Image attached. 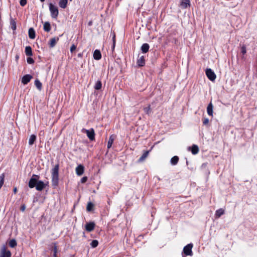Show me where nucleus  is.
Instances as JSON below:
<instances>
[{
    "mask_svg": "<svg viewBox=\"0 0 257 257\" xmlns=\"http://www.w3.org/2000/svg\"><path fill=\"white\" fill-rule=\"evenodd\" d=\"M70 1H72V0H70Z\"/></svg>",
    "mask_w": 257,
    "mask_h": 257,
    "instance_id": "50",
    "label": "nucleus"
},
{
    "mask_svg": "<svg viewBox=\"0 0 257 257\" xmlns=\"http://www.w3.org/2000/svg\"><path fill=\"white\" fill-rule=\"evenodd\" d=\"M59 41V38L58 37H54L53 38H51L49 43V47L50 48H53L57 43V42Z\"/></svg>",
    "mask_w": 257,
    "mask_h": 257,
    "instance_id": "11",
    "label": "nucleus"
},
{
    "mask_svg": "<svg viewBox=\"0 0 257 257\" xmlns=\"http://www.w3.org/2000/svg\"><path fill=\"white\" fill-rule=\"evenodd\" d=\"M9 244L10 247L13 248L17 245V243L16 240L15 239H12L9 241Z\"/></svg>",
    "mask_w": 257,
    "mask_h": 257,
    "instance_id": "31",
    "label": "nucleus"
},
{
    "mask_svg": "<svg viewBox=\"0 0 257 257\" xmlns=\"http://www.w3.org/2000/svg\"><path fill=\"white\" fill-rule=\"evenodd\" d=\"M76 46L74 44H73L70 47V51L71 53H73L76 50Z\"/></svg>",
    "mask_w": 257,
    "mask_h": 257,
    "instance_id": "40",
    "label": "nucleus"
},
{
    "mask_svg": "<svg viewBox=\"0 0 257 257\" xmlns=\"http://www.w3.org/2000/svg\"><path fill=\"white\" fill-rule=\"evenodd\" d=\"M190 0H182L180 6L183 9H186L190 7Z\"/></svg>",
    "mask_w": 257,
    "mask_h": 257,
    "instance_id": "16",
    "label": "nucleus"
},
{
    "mask_svg": "<svg viewBox=\"0 0 257 257\" xmlns=\"http://www.w3.org/2000/svg\"><path fill=\"white\" fill-rule=\"evenodd\" d=\"M27 61L29 64H33L34 63V60L33 58L31 57H29L27 59Z\"/></svg>",
    "mask_w": 257,
    "mask_h": 257,
    "instance_id": "38",
    "label": "nucleus"
},
{
    "mask_svg": "<svg viewBox=\"0 0 257 257\" xmlns=\"http://www.w3.org/2000/svg\"><path fill=\"white\" fill-rule=\"evenodd\" d=\"M224 213V210L222 208H220L215 211V215L216 218L220 217Z\"/></svg>",
    "mask_w": 257,
    "mask_h": 257,
    "instance_id": "21",
    "label": "nucleus"
},
{
    "mask_svg": "<svg viewBox=\"0 0 257 257\" xmlns=\"http://www.w3.org/2000/svg\"><path fill=\"white\" fill-rule=\"evenodd\" d=\"M95 227V223L93 222L87 223L85 225V229L87 231H92Z\"/></svg>",
    "mask_w": 257,
    "mask_h": 257,
    "instance_id": "10",
    "label": "nucleus"
},
{
    "mask_svg": "<svg viewBox=\"0 0 257 257\" xmlns=\"http://www.w3.org/2000/svg\"><path fill=\"white\" fill-rule=\"evenodd\" d=\"M241 52L243 55H244L246 53V47L244 45L241 47Z\"/></svg>",
    "mask_w": 257,
    "mask_h": 257,
    "instance_id": "37",
    "label": "nucleus"
},
{
    "mask_svg": "<svg viewBox=\"0 0 257 257\" xmlns=\"http://www.w3.org/2000/svg\"><path fill=\"white\" fill-rule=\"evenodd\" d=\"M93 207V204L92 202H89L87 204L86 209L88 211H90L92 210Z\"/></svg>",
    "mask_w": 257,
    "mask_h": 257,
    "instance_id": "36",
    "label": "nucleus"
},
{
    "mask_svg": "<svg viewBox=\"0 0 257 257\" xmlns=\"http://www.w3.org/2000/svg\"><path fill=\"white\" fill-rule=\"evenodd\" d=\"M148 154H149V152L148 151L145 152L143 154V155L140 158L139 161L140 162H142V161H144L147 157V156L148 155Z\"/></svg>",
    "mask_w": 257,
    "mask_h": 257,
    "instance_id": "32",
    "label": "nucleus"
},
{
    "mask_svg": "<svg viewBox=\"0 0 257 257\" xmlns=\"http://www.w3.org/2000/svg\"><path fill=\"white\" fill-rule=\"evenodd\" d=\"M68 0H60L59 2V6L62 9L66 8L67 5Z\"/></svg>",
    "mask_w": 257,
    "mask_h": 257,
    "instance_id": "20",
    "label": "nucleus"
},
{
    "mask_svg": "<svg viewBox=\"0 0 257 257\" xmlns=\"http://www.w3.org/2000/svg\"><path fill=\"white\" fill-rule=\"evenodd\" d=\"M209 123V119L207 118H204L203 119V124L204 125H207Z\"/></svg>",
    "mask_w": 257,
    "mask_h": 257,
    "instance_id": "39",
    "label": "nucleus"
},
{
    "mask_svg": "<svg viewBox=\"0 0 257 257\" xmlns=\"http://www.w3.org/2000/svg\"><path fill=\"white\" fill-rule=\"evenodd\" d=\"M92 22L91 21L88 23V26H90L92 25Z\"/></svg>",
    "mask_w": 257,
    "mask_h": 257,
    "instance_id": "47",
    "label": "nucleus"
},
{
    "mask_svg": "<svg viewBox=\"0 0 257 257\" xmlns=\"http://www.w3.org/2000/svg\"><path fill=\"white\" fill-rule=\"evenodd\" d=\"M78 56H79V57H80V56H81V54H78Z\"/></svg>",
    "mask_w": 257,
    "mask_h": 257,
    "instance_id": "49",
    "label": "nucleus"
},
{
    "mask_svg": "<svg viewBox=\"0 0 257 257\" xmlns=\"http://www.w3.org/2000/svg\"><path fill=\"white\" fill-rule=\"evenodd\" d=\"M188 149L191 150L193 155L197 154L199 152L198 147L196 145H193L191 147H189Z\"/></svg>",
    "mask_w": 257,
    "mask_h": 257,
    "instance_id": "14",
    "label": "nucleus"
},
{
    "mask_svg": "<svg viewBox=\"0 0 257 257\" xmlns=\"http://www.w3.org/2000/svg\"><path fill=\"white\" fill-rule=\"evenodd\" d=\"M205 73L207 78L210 81H214L215 80L216 78V74L211 69L207 68L205 70Z\"/></svg>",
    "mask_w": 257,
    "mask_h": 257,
    "instance_id": "4",
    "label": "nucleus"
},
{
    "mask_svg": "<svg viewBox=\"0 0 257 257\" xmlns=\"http://www.w3.org/2000/svg\"><path fill=\"white\" fill-rule=\"evenodd\" d=\"M11 251L7 249L6 246L4 245L1 250L0 257H11Z\"/></svg>",
    "mask_w": 257,
    "mask_h": 257,
    "instance_id": "7",
    "label": "nucleus"
},
{
    "mask_svg": "<svg viewBox=\"0 0 257 257\" xmlns=\"http://www.w3.org/2000/svg\"><path fill=\"white\" fill-rule=\"evenodd\" d=\"M93 58L95 60H99L101 58V54L98 50H95L93 53Z\"/></svg>",
    "mask_w": 257,
    "mask_h": 257,
    "instance_id": "15",
    "label": "nucleus"
},
{
    "mask_svg": "<svg viewBox=\"0 0 257 257\" xmlns=\"http://www.w3.org/2000/svg\"><path fill=\"white\" fill-rule=\"evenodd\" d=\"M87 180V177H86V176H85V177H82V178H81V182L82 183H84L86 182Z\"/></svg>",
    "mask_w": 257,
    "mask_h": 257,
    "instance_id": "42",
    "label": "nucleus"
},
{
    "mask_svg": "<svg viewBox=\"0 0 257 257\" xmlns=\"http://www.w3.org/2000/svg\"><path fill=\"white\" fill-rule=\"evenodd\" d=\"M17 188H15L14 189V192L15 193H17Z\"/></svg>",
    "mask_w": 257,
    "mask_h": 257,
    "instance_id": "46",
    "label": "nucleus"
},
{
    "mask_svg": "<svg viewBox=\"0 0 257 257\" xmlns=\"http://www.w3.org/2000/svg\"><path fill=\"white\" fill-rule=\"evenodd\" d=\"M59 164H56L52 169V184L53 186H57L59 182Z\"/></svg>",
    "mask_w": 257,
    "mask_h": 257,
    "instance_id": "1",
    "label": "nucleus"
},
{
    "mask_svg": "<svg viewBox=\"0 0 257 257\" xmlns=\"http://www.w3.org/2000/svg\"><path fill=\"white\" fill-rule=\"evenodd\" d=\"M25 209H26V206L25 205H22L21 206V208H20V210L22 211H24L25 210Z\"/></svg>",
    "mask_w": 257,
    "mask_h": 257,
    "instance_id": "43",
    "label": "nucleus"
},
{
    "mask_svg": "<svg viewBox=\"0 0 257 257\" xmlns=\"http://www.w3.org/2000/svg\"><path fill=\"white\" fill-rule=\"evenodd\" d=\"M145 112L147 114H150L151 112V108L150 105H148L144 108Z\"/></svg>",
    "mask_w": 257,
    "mask_h": 257,
    "instance_id": "34",
    "label": "nucleus"
},
{
    "mask_svg": "<svg viewBox=\"0 0 257 257\" xmlns=\"http://www.w3.org/2000/svg\"><path fill=\"white\" fill-rule=\"evenodd\" d=\"M137 64L139 66L142 67L145 65V60L144 56H141L137 60Z\"/></svg>",
    "mask_w": 257,
    "mask_h": 257,
    "instance_id": "19",
    "label": "nucleus"
},
{
    "mask_svg": "<svg viewBox=\"0 0 257 257\" xmlns=\"http://www.w3.org/2000/svg\"><path fill=\"white\" fill-rule=\"evenodd\" d=\"M98 245V241L97 240H93L90 243V245L92 247L95 248Z\"/></svg>",
    "mask_w": 257,
    "mask_h": 257,
    "instance_id": "35",
    "label": "nucleus"
},
{
    "mask_svg": "<svg viewBox=\"0 0 257 257\" xmlns=\"http://www.w3.org/2000/svg\"><path fill=\"white\" fill-rule=\"evenodd\" d=\"M40 1H41V2H44V1H45V0H40Z\"/></svg>",
    "mask_w": 257,
    "mask_h": 257,
    "instance_id": "48",
    "label": "nucleus"
},
{
    "mask_svg": "<svg viewBox=\"0 0 257 257\" xmlns=\"http://www.w3.org/2000/svg\"><path fill=\"white\" fill-rule=\"evenodd\" d=\"M179 161V157L177 156L173 157L171 159V163L172 165H176Z\"/></svg>",
    "mask_w": 257,
    "mask_h": 257,
    "instance_id": "26",
    "label": "nucleus"
},
{
    "mask_svg": "<svg viewBox=\"0 0 257 257\" xmlns=\"http://www.w3.org/2000/svg\"><path fill=\"white\" fill-rule=\"evenodd\" d=\"M20 4L21 6L24 7L27 4V0H20Z\"/></svg>",
    "mask_w": 257,
    "mask_h": 257,
    "instance_id": "41",
    "label": "nucleus"
},
{
    "mask_svg": "<svg viewBox=\"0 0 257 257\" xmlns=\"http://www.w3.org/2000/svg\"><path fill=\"white\" fill-rule=\"evenodd\" d=\"M33 78L32 76L30 74L24 75L22 79V83L24 85L28 84Z\"/></svg>",
    "mask_w": 257,
    "mask_h": 257,
    "instance_id": "8",
    "label": "nucleus"
},
{
    "mask_svg": "<svg viewBox=\"0 0 257 257\" xmlns=\"http://www.w3.org/2000/svg\"><path fill=\"white\" fill-rule=\"evenodd\" d=\"M52 251L53 252V257H58V256H57V246L55 243L54 244V246H53V248Z\"/></svg>",
    "mask_w": 257,
    "mask_h": 257,
    "instance_id": "30",
    "label": "nucleus"
},
{
    "mask_svg": "<svg viewBox=\"0 0 257 257\" xmlns=\"http://www.w3.org/2000/svg\"><path fill=\"white\" fill-rule=\"evenodd\" d=\"M29 37L31 39H34L35 38V32L33 28H30L29 30Z\"/></svg>",
    "mask_w": 257,
    "mask_h": 257,
    "instance_id": "23",
    "label": "nucleus"
},
{
    "mask_svg": "<svg viewBox=\"0 0 257 257\" xmlns=\"http://www.w3.org/2000/svg\"><path fill=\"white\" fill-rule=\"evenodd\" d=\"M25 53L28 56H31L33 55L32 48L30 46H26L25 48Z\"/></svg>",
    "mask_w": 257,
    "mask_h": 257,
    "instance_id": "22",
    "label": "nucleus"
},
{
    "mask_svg": "<svg viewBox=\"0 0 257 257\" xmlns=\"http://www.w3.org/2000/svg\"><path fill=\"white\" fill-rule=\"evenodd\" d=\"M45 187V184L42 181H38L36 186V189L38 191H42Z\"/></svg>",
    "mask_w": 257,
    "mask_h": 257,
    "instance_id": "12",
    "label": "nucleus"
},
{
    "mask_svg": "<svg viewBox=\"0 0 257 257\" xmlns=\"http://www.w3.org/2000/svg\"><path fill=\"white\" fill-rule=\"evenodd\" d=\"M11 28L13 30H15L17 28L16 22L14 19H11L10 21Z\"/></svg>",
    "mask_w": 257,
    "mask_h": 257,
    "instance_id": "27",
    "label": "nucleus"
},
{
    "mask_svg": "<svg viewBox=\"0 0 257 257\" xmlns=\"http://www.w3.org/2000/svg\"><path fill=\"white\" fill-rule=\"evenodd\" d=\"M49 10L51 13V16L53 19H56L59 14V11L58 8L55 6L52 3H50L49 5Z\"/></svg>",
    "mask_w": 257,
    "mask_h": 257,
    "instance_id": "2",
    "label": "nucleus"
},
{
    "mask_svg": "<svg viewBox=\"0 0 257 257\" xmlns=\"http://www.w3.org/2000/svg\"><path fill=\"white\" fill-rule=\"evenodd\" d=\"M75 170H76V174L78 176H81L83 174L84 171V167L82 165L79 164L76 167Z\"/></svg>",
    "mask_w": 257,
    "mask_h": 257,
    "instance_id": "9",
    "label": "nucleus"
},
{
    "mask_svg": "<svg viewBox=\"0 0 257 257\" xmlns=\"http://www.w3.org/2000/svg\"><path fill=\"white\" fill-rule=\"evenodd\" d=\"M39 176L35 174H33L29 182V187L30 188H33L36 186L38 180L39 179Z\"/></svg>",
    "mask_w": 257,
    "mask_h": 257,
    "instance_id": "3",
    "label": "nucleus"
},
{
    "mask_svg": "<svg viewBox=\"0 0 257 257\" xmlns=\"http://www.w3.org/2000/svg\"><path fill=\"white\" fill-rule=\"evenodd\" d=\"M115 139V136L114 135H111L109 138V140L107 143V148L110 149Z\"/></svg>",
    "mask_w": 257,
    "mask_h": 257,
    "instance_id": "13",
    "label": "nucleus"
},
{
    "mask_svg": "<svg viewBox=\"0 0 257 257\" xmlns=\"http://www.w3.org/2000/svg\"><path fill=\"white\" fill-rule=\"evenodd\" d=\"M36 136L35 135H32L29 139V144L31 146L34 144L36 140Z\"/></svg>",
    "mask_w": 257,
    "mask_h": 257,
    "instance_id": "24",
    "label": "nucleus"
},
{
    "mask_svg": "<svg viewBox=\"0 0 257 257\" xmlns=\"http://www.w3.org/2000/svg\"><path fill=\"white\" fill-rule=\"evenodd\" d=\"M213 106L211 102H210L207 106V114L211 116H213Z\"/></svg>",
    "mask_w": 257,
    "mask_h": 257,
    "instance_id": "17",
    "label": "nucleus"
},
{
    "mask_svg": "<svg viewBox=\"0 0 257 257\" xmlns=\"http://www.w3.org/2000/svg\"><path fill=\"white\" fill-rule=\"evenodd\" d=\"M112 41H113V43H115V36L114 34H113V36L112 37Z\"/></svg>",
    "mask_w": 257,
    "mask_h": 257,
    "instance_id": "44",
    "label": "nucleus"
},
{
    "mask_svg": "<svg viewBox=\"0 0 257 257\" xmlns=\"http://www.w3.org/2000/svg\"><path fill=\"white\" fill-rule=\"evenodd\" d=\"M150 48V46L147 43H144L141 46V49L143 53H146L148 52Z\"/></svg>",
    "mask_w": 257,
    "mask_h": 257,
    "instance_id": "18",
    "label": "nucleus"
},
{
    "mask_svg": "<svg viewBox=\"0 0 257 257\" xmlns=\"http://www.w3.org/2000/svg\"><path fill=\"white\" fill-rule=\"evenodd\" d=\"M44 30L47 32H49L51 30V26L48 22H46L44 24Z\"/></svg>",
    "mask_w": 257,
    "mask_h": 257,
    "instance_id": "25",
    "label": "nucleus"
},
{
    "mask_svg": "<svg viewBox=\"0 0 257 257\" xmlns=\"http://www.w3.org/2000/svg\"><path fill=\"white\" fill-rule=\"evenodd\" d=\"M83 132L85 133L87 137L90 141H93L95 139V132L93 128L90 130L83 129Z\"/></svg>",
    "mask_w": 257,
    "mask_h": 257,
    "instance_id": "6",
    "label": "nucleus"
},
{
    "mask_svg": "<svg viewBox=\"0 0 257 257\" xmlns=\"http://www.w3.org/2000/svg\"><path fill=\"white\" fill-rule=\"evenodd\" d=\"M193 246V245L192 243H189L184 247L183 252L186 255L192 256L193 255V252L192 250Z\"/></svg>",
    "mask_w": 257,
    "mask_h": 257,
    "instance_id": "5",
    "label": "nucleus"
},
{
    "mask_svg": "<svg viewBox=\"0 0 257 257\" xmlns=\"http://www.w3.org/2000/svg\"><path fill=\"white\" fill-rule=\"evenodd\" d=\"M102 87V83L100 80L97 81L94 86V88L96 90H100Z\"/></svg>",
    "mask_w": 257,
    "mask_h": 257,
    "instance_id": "29",
    "label": "nucleus"
},
{
    "mask_svg": "<svg viewBox=\"0 0 257 257\" xmlns=\"http://www.w3.org/2000/svg\"><path fill=\"white\" fill-rule=\"evenodd\" d=\"M35 85L39 90L42 89V83L39 80L37 79L35 81Z\"/></svg>",
    "mask_w": 257,
    "mask_h": 257,
    "instance_id": "28",
    "label": "nucleus"
},
{
    "mask_svg": "<svg viewBox=\"0 0 257 257\" xmlns=\"http://www.w3.org/2000/svg\"><path fill=\"white\" fill-rule=\"evenodd\" d=\"M4 179H5V174L2 173L0 175V189L3 186L4 183Z\"/></svg>",
    "mask_w": 257,
    "mask_h": 257,
    "instance_id": "33",
    "label": "nucleus"
},
{
    "mask_svg": "<svg viewBox=\"0 0 257 257\" xmlns=\"http://www.w3.org/2000/svg\"><path fill=\"white\" fill-rule=\"evenodd\" d=\"M115 43H113V45H112V50H114V48H115Z\"/></svg>",
    "mask_w": 257,
    "mask_h": 257,
    "instance_id": "45",
    "label": "nucleus"
}]
</instances>
